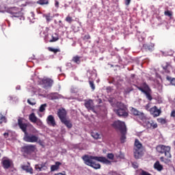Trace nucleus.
<instances>
[{"mask_svg": "<svg viewBox=\"0 0 175 175\" xmlns=\"http://www.w3.org/2000/svg\"><path fill=\"white\" fill-rule=\"evenodd\" d=\"M112 126L113 128H116V129H119L120 132L124 133V131H126V126H125V122H124L120 120L115 121Z\"/></svg>", "mask_w": 175, "mask_h": 175, "instance_id": "nucleus-10", "label": "nucleus"}, {"mask_svg": "<svg viewBox=\"0 0 175 175\" xmlns=\"http://www.w3.org/2000/svg\"><path fill=\"white\" fill-rule=\"evenodd\" d=\"M157 122L161 124V125H165V124L167 122V121H166V119L162 118H158Z\"/></svg>", "mask_w": 175, "mask_h": 175, "instance_id": "nucleus-30", "label": "nucleus"}, {"mask_svg": "<svg viewBox=\"0 0 175 175\" xmlns=\"http://www.w3.org/2000/svg\"><path fill=\"white\" fill-rule=\"evenodd\" d=\"M124 3H125V5L128 6L131 3V0H124Z\"/></svg>", "mask_w": 175, "mask_h": 175, "instance_id": "nucleus-44", "label": "nucleus"}, {"mask_svg": "<svg viewBox=\"0 0 175 175\" xmlns=\"http://www.w3.org/2000/svg\"><path fill=\"white\" fill-rule=\"evenodd\" d=\"M146 124V126L152 128V129H157V128H158V124H157L154 120H147Z\"/></svg>", "mask_w": 175, "mask_h": 175, "instance_id": "nucleus-17", "label": "nucleus"}, {"mask_svg": "<svg viewBox=\"0 0 175 175\" xmlns=\"http://www.w3.org/2000/svg\"><path fill=\"white\" fill-rule=\"evenodd\" d=\"M107 158L113 161V159H114V154L113 153H108L107 155Z\"/></svg>", "mask_w": 175, "mask_h": 175, "instance_id": "nucleus-37", "label": "nucleus"}, {"mask_svg": "<svg viewBox=\"0 0 175 175\" xmlns=\"http://www.w3.org/2000/svg\"><path fill=\"white\" fill-rule=\"evenodd\" d=\"M55 36H52V39L50 40L51 43H53V42H57V40H59V38L58 37V35L57 33H55Z\"/></svg>", "mask_w": 175, "mask_h": 175, "instance_id": "nucleus-31", "label": "nucleus"}, {"mask_svg": "<svg viewBox=\"0 0 175 175\" xmlns=\"http://www.w3.org/2000/svg\"><path fill=\"white\" fill-rule=\"evenodd\" d=\"M27 103H29V105H31V106H35V105H36V103L34 102L33 100V101H31V99H27Z\"/></svg>", "mask_w": 175, "mask_h": 175, "instance_id": "nucleus-39", "label": "nucleus"}, {"mask_svg": "<svg viewBox=\"0 0 175 175\" xmlns=\"http://www.w3.org/2000/svg\"><path fill=\"white\" fill-rule=\"evenodd\" d=\"M3 122H6V117L0 113V124H3Z\"/></svg>", "mask_w": 175, "mask_h": 175, "instance_id": "nucleus-35", "label": "nucleus"}, {"mask_svg": "<svg viewBox=\"0 0 175 175\" xmlns=\"http://www.w3.org/2000/svg\"><path fill=\"white\" fill-rule=\"evenodd\" d=\"M43 167H46V164H36L35 165L36 170H38V172H42V170H43Z\"/></svg>", "mask_w": 175, "mask_h": 175, "instance_id": "nucleus-26", "label": "nucleus"}, {"mask_svg": "<svg viewBox=\"0 0 175 175\" xmlns=\"http://www.w3.org/2000/svg\"><path fill=\"white\" fill-rule=\"evenodd\" d=\"M172 148L169 146H165V145H158L156 147V150L159 154H164L165 157H161L160 161L161 162H163L165 165H169V163H172V160L170 159L172 158V154L170 153V150Z\"/></svg>", "mask_w": 175, "mask_h": 175, "instance_id": "nucleus-2", "label": "nucleus"}, {"mask_svg": "<svg viewBox=\"0 0 175 175\" xmlns=\"http://www.w3.org/2000/svg\"><path fill=\"white\" fill-rule=\"evenodd\" d=\"M3 136L5 139H8L9 137V133H4Z\"/></svg>", "mask_w": 175, "mask_h": 175, "instance_id": "nucleus-47", "label": "nucleus"}, {"mask_svg": "<svg viewBox=\"0 0 175 175\" xmlns=\"http://www.w3.org/2000/svg\"><path fill=\"white\" fill-rule=\"evenodd\" d=\"M47 124L51 125V126H55L57 123H55V119H54V116L53 115H49L46 119Z\"/></svg>", "mask_w": 175, "mask_h": 175, "instance_id": "nucleus-18", "label": "nucleus"}, {"mask_svg": "<svg viewBox=\"0 0 175 175\" xmlns=\"http://www.w3.org/2000/svg\"><path fill=\"white\" fill-rule=\"evenodd\" d=\"M89 84L92 90L94 91L95 90V84H94V81H89Z\"/></svg>", "mask_w": 175, "mask_h": 175, "instance_id": "nucleus-38", "label": "nucleus"}, {"mask_svg": "<svg viewBox=\"0 0 175 175\" xmlns=\"http://www.w3.org/2000/svg\"><path fill=\"white\" fill-rule=\"evenodd\" d=\"M40 85H42V88L45 90L48 88H51L53 87V84H54V80L51 78L44 77L43 79H40Z\"/></svg>", "mask_w": 175, "mask_h": 175, "instance_id": "nucleus-7", "label": "nucleus"}, {"mask_svg": "<svg viewBox=\"0 0 175 175\" xmlns=\"http://www.w3.org/2000/svg\"><path fill=\"white\" fill-rule=\"evenodd\" d=\"M55 7L57 8H59V1H57V0L55 1Z\"/></svg>", "mask_w": 175, "mask_h": 175, "instance_id": "nucleus-43", "label": "nucleus"}, {"mask_svg": "<svg viewBox=\"0 0 175 175\" xmlns=\"http://www.w3.org/2000/svg\"><path fill=\"white\" fill-rule=\"evenodd\" d=\"M37 143H38V144H40V146H43L42 140L39 139V138H38V141L37 142Z\"/></svg>", "mask_w": 175, "mask_h": 175, "instance_id": "nucleus-49", "label": "nucleus"}, {"mask_svg": "<svg viewBox=\"0 0 175 175\" xmlns=\"http://www.w3.org/2000/svg\"><path fill=\"white\" fill-rule=\"evenodd\" d=\"M23 140L27 142V143H38L39 140V137L33 135L29 134L28 133L25 134Z\"/></svg>", "mask_w": 175, "mask_h": 175, "instance_id": "nucleus-8", "label": "nucleus"}, {"mask_svg": "<svg viewBox=\"0 0 175 175\" xmlns=\"http://www.w3.org/2000/svg\"><path fill=\"white\" fill-rule=\"evenodd\" d=\"M131 91H132V90H131V89H126L125 90V93L126 94H129V92H131Z\"/></svg>", "mask_w": 175, "mask_h": 175, "instance_id": "nucleus-48", "label": "nucleus"}, {"mask_svg": "<svg viewBox=\"0 0 175 175\" xmlns=\"http://www.w3.org/2000/svg\"><path fill=\"white\" fill-rule=\"evenodd\" d=\"M59 23H61V21H59Z\"/></svg>", "mask_w": 175, "mask_h": 175, "instance_id": "nucleus-53", "label": "nucleus"}, {"mask_svg": "<svg viewBox=\"0 0 175 175\" xmlns=\"http://www.w3.org/2000/svg\"><path fill=\"white\" fill-rule=\"evenodd\" d=\"M65 21L68 23V24H72V22L73 21V18L70 16H67Z\"/></svg>", "mask_w": 175, "mask_h": 175, "instance_id": "nucleus-34", "label": "nucleus"}, {"mask_svg": "<svg viewBox=\"0 0 175 175\" xmlns=\"http://www.w3.org/2000/svg\"><path fill=\"white\" fill-rule=\"evenodd\" d=\"M18 125L25 135L27 133V128H28V123H24V119L23 118H19L18 119Z\"/></svg>", "mask_w": 175, "mask_h": 175, "instance_id": "nucleus-11", "label": "nucleus"}, {"mask_svg": "<svg viewBox=\"0 0 175 175\" xmlns=\"http://www.w3.org/2000/svg\"><path fill=\"white\" fill-rule=\"evenodd\" d=\"M62 163L59 161H56L55 165H53L51 166V172H55V170H58L59 169V166H61Z\"/></svg>", "mask_w": 175, "mask_h": 175, "instance_id": "nucleus-22", "label": "nucleus"}, {"mask_svg": "<svg viewBox=\"0 0 175 175\" xmlns=\"http://www.w3.org/2000/svg\"><path fill=\"white\" fill-rule=\"evenodd\" d=\"M171 117H175V111L174 110L171 112Z\"/></svg>", "mask_w": 175, "mask_h": 175, "instance_id": "nucleus-50", "label": "nucleus"}, {"mask_svg": "<svg viewBox=\"0 0 175 175\" xmlns=\"http://www.w3.org/2000/svg\"><path fill=\"white\" fill-rule=\"evenodd\" d=\"M91 136H92V137L96 139H100V135H99V133L97 132H92L91 133Z\"/></svg>", "mask_w": 175, "mask_h": 175, "instance_id": "nucleus-29", "label": "nucleus"}, {"mask_svg": "<svg viewBox=\"0 0 175 175\" xmlns=\"http://www.w3.org/2000/svg\"><path fill=\"white\" fill-rule=\"evenodd\" d=\"M117 109H115L114 111L118 116V117H124L126 118L129 113L128 112V107L122 102H118L116 103Z\"/></svg>", "mask_w": 175, "mask_h": 175, "instance_id": "nucleus-4", "label": "nucleus"}, {"mask_svg": "<svg viewBox=\"0 0 175 175\" xmlns=\"http://www.w3.org/2000/svg\"><path fill=\"white\" fill-rule=\"evenodd\" d=\"M46 20L47 21V23H50V21H51L52 20V17L50 16V14L46 15L45 16Z\"/></svg>", "mask_w": 175, "mask_h": 175, "instance_id": "nucleus-40", "label": "nucleus"}, {"mask_svg": "<svg viewBox=\"0 0 175 175\" xmlns=\"http://www.w3.org/2000/svg\"><path fill=\"white\" fill-rule=\"evenodd\" d=\"M58 96H57V94L52 93L51 94H49V99H51V100H55V99H57Z\"/></svg>", "mask_w": 175, "mask_h": 175, "instance_id": "nucleus-33", "label": "nucleus"}, {"mask_svg": "<svg viewBox=\"0 0 175 175\" xmlns=\"http://www.w3.org/2000/svg\"><path fill=\"white\" fill-rule=\"evenodd\" d=\"M154 44L152 43H149V44H144L142 46V50L143 51H154Z\"/></svg>", "mask_w": 175, "mask_h": 175, "instance_id": "nucleus-15", "label": "nucleus"}, {"mask_svg": "<svg viewBox=\"0 0 175 175\" xmlns=\"http://www.w3.org/2000/svg\"><path fill=\"white\" fill-rule=\"evenodd\" d=\"M133 167H134V169H137V167H139V165H137V163H133Z\"/></svg>", "mask_w": 175, "mask_h": 175, "instance_id": "nucleus-45", "label": "nucleus"}, {"mask_svg": "<svg viewBox=\"0 0 175 175\" xmlns=\"http://www.w3.org/2000/svg\"><path fill=\"white\" fill-rule=\"evenodd\" d=\"M46 107H47V104L41 105L39 109V111H40V113H43V111L46 110Z\"/></svg>", "mask_w": 175, "mask_h": 175, "instance_id": "nucleus-32", "label": "nucleus"}, {"mask_svg": "<svg viewBox=\"0 0 175 175\" xmlns=\"http://www.w3.org/2000/svg\"><path fill=\"white\" fill-rule=\"evenodd\" d=\"M167 80H168V81H170L172 85H175V78L172 79L170 77H167Z\"/></svg>", "mask_w": 175, "mask_h": 175, "instance_id": "nucleus-36", "label": "nucleus"}, {"mask_svg": "<svg viewBox=\"0 0 175 175\" xmlns=\"http://www.w3.org/2000/svg\"><path fill=\"white\" fill-rule=\"evenodd\" d=\"M49 51L51 53H54V54H57V53H61V50L59 49H54L52 47H48Z\"/></svg>", "mask_w": 175, "mask_h": 175, "instance_id": "nucleus-28", "label": "nucleus"}, {"mask_svg": "<svg viewBox=\"0 0 175 175\" xmlns=\"http://www.w3.org/2000/svg\"><path fill=\"white\" fill-rule=\"evenodd\" d=\"M84 106L88 109V110H92L94 111L95 106L94 105V100L92 99L85 100Z\"/></svg>", "mask_w": 175, "mask_h": 175, "instance_id": "nucleus-12", "label": "nucleus"}, {"mask_svg": "<svg viewBox=\"0 0 175 175\" xmlns=\"http://www.w3.org/2000/svg\"><path fill=\"white\" fill-rule=\"evenodd\" d=\"M10 14H12L13 17H20V11L18 8L14 7L10 10Z\"/></svg>", "mask_w": 175, "mask_h": 175, "instance_id": "nucleus-19", "label": "nucleus"}, {"mask_svg": "<svg viewBox=\"0 0 175 175\" xmlns=\"http://www.w3.org/2000/svg\"><path fill=\"white\" fill-rule=\"evenodd\" d=\"M67 114L66 110L64 108L59 109L57 111V117H59L61 122L64 124L68 129H70L73 126V124H72L70 120L66 118Z\"/></svg>", "mask_w": 175, "mask_h": 175, "instance_id": "nucleus-3", "label": "nucleus"}, {"mask_svg": "<svg viewBox=\"0 0 175 175\" xmlns=\"http://www.w3.org/2000/svg\"><path fill=\"white\" fill-rule=\"evenodd\" d=\"M3 169H9L12 166V163L9 159H4L1 162Z\"/></svg>", "mask_w": 175, "mask_h": 175, "instance_id": "nucleus-20", "label": "nucleus"}, {"mask_svg": "<svg viewBox=\"0 0 175 175\" xmlns=\"http://www.w3.org/2000/svg\"><path fill=\"white\" fill-rule=\"evenodd\" d=\"M120 133H122L121 137H120V141L121 143H124L125 142V140H126V130H124V131L120 132Z\"/></svg>", "mask_w": 175, "mask_h": 175, "instance_id": "nucleus-27", "label": "nucleus"}, {"mask_svg": "<svg viewBox=\"0 0 175 175\" xmlns=\"http://www.w3.org/2000/svg\"><path fill=\"white\" fill-rule=\"evenodd\" d=\"M80 59H81V57L79 55L74 56L72 57V62H75V64H77V65H79L81 62Z\"/></svg>", "mask_w": 175, "mask_h": 175, "instance_id": "nucleus-25", "label": "nucleus"}, {"mask_svg": "<svg viewBox=\"0 0 175 175\" xmlns=\"http://www.w3.org/2000/svg\"><path fill=\"white\" fill-rule=\"evenodd\" d=\"M102 103V100H99V103Z\"/></svg>", "mask_w": 175, "mask_h": 175, "instance_id": "nucleus-52", "label": "nucleus"}, {"mask_svg": "<svg viewBox=\"0 0 175 175\" xmlns=\"http://www.w3.org/2000/svg\"><path fill=\"white\" fill-rule=\"evenodd\" d=\"M35 150H36V145H27L21 148V152L27 155H29L34 152Z\"/></svg>", "mask_w": 175, "mask_h": 175, "instance_id": "nucleus-9", "label": "nucleus"}, {"mask_svg": "<svg viewBox=\"0 0 175 175\" xmlns=\"http://www.w3.org/2000/svg\"><path fill=\"white\" fill-rule=\"evenodd\" d=\"M145 109H146V110H148V111H150V104H147L145 106Z\"/></svg>", "mask_w": 175, "mask_h": 175, "instance_id": "nucleus-46", "label": "nucleus"}, {"mask_svg": "<svg viewBox=\"0 0 175 175\" xmlns=\"http://www.w3.org/2000/svg\"><path fill=\"white\" fill-rule=\"evenodd\" d=\"M21 169L25 170L26 173H29L30 174L33 173V169L29 165H21Z\"/></svg>", "mask_w": 175, "mask_h": 175, "instance_id": "nucleus-21", "label": "nucleus"}, {"mask_svg": "<svg viewBox=\"0 0 175 175\" xmlns=\"http://www.w3.org/2000/svg\"><path fill=\"white\" fill-rule=\"evenodd\" d=\"M131 113L132 116L141 117L142 118L144 117V113L143 112L139 111V110H137L136 108H134V107H131Z\"/></svg>", "mask_w": 175, "mask_h": 175, "instance_id": "nucleus-16", "label": "nucleus"}, {"mask_svg": "<svg viewBox=\"0 0 175 175\" xmlns=\"http://www.w3.org/2000/svg\"><path fill=\"white\" fill-rule=\"evenodd\" d=\"M154 168L156 170H158V172H161V170H163V166L161 165L159 163V161H157L154 164Z\"/></svg>", "mask_w": 175, "mask_h": 175, "instance_id": "nucleus-23", "label": "nucleus"}, {"mask_svg": "<svg viewBox=\"0 0 175 175\" xmlns=\"http://www.w3.org/2000/svg\"><path fill=\"white\" fill-rule=\"evenodd\" d=\"M164 14L168 17H172V12L170 10L165 11Z\"/></svg>", "mask_w": 175, "mask_h": 175, "instance_id": "nucleus-41", "label": "nucleus"}, {"mask_svg": "<svg viewBox=\"0 0 175 175\" xmlns=\"http://www.w3.org/2000/svg\"><path fill=\"white\" fill-rule=\"evenodd\" d=\"M66 131H65V129H62V133H66Z\"/></svg>", "mask_w": 175, "mask_h": 175, "instance_id": "nucleus-51", "label": "nucleus"}, {"mask_svg": "<svg viewBox=\"0 0 175 175\" xmlns=\"http://www.w3.org/2000/svg\"><path fill=\"white\" fill-rule=\"evenodd\" d=\"M149 111L151 116L153 117H159V116H161V113H162L160 109H158L157 106H154L153 107L150 108Z\"/></svg>", "mask_w": 175, "mask_h": 175, "instance_id": "nucleus-13", "label": "nucleus"}, {"mask_svg": "<svg viewBox=\"0 0 175 175\" xmlns=\"http://www.w3.org/2000/svg\"><path fill=\"white\" fill-rule=\"evenodd\" d=\"M142 85L143 88L137 86V90L146 95L148 100H152V96H151V88H150V86H148V85L146 83H144Z\"/></svg>", "mask_w": 175, "mask_h": 175, "instance_id": "nucleus-6", "label": "nucleus"}, {"mask_svg": "<svg viewBox=\"0 0 175 175\" xmlns=\"http://www.w3.org/2000/svg\"><path fill=\"white\" fill-rule=\"evenodd\" d=\"M29 120L31 122H33V124H37V125H40L42 124V122L40 120L38 119V117L35 115V113H31L29 116Z\"/></svg>", "mask_w": 175, "mask_h": 175, "instance_id": "nucleus-14", "label": "nucleus"}, {"mask_svg": "<svg viewBox=\"0 0 175 175\" xmlns=\"http://www.w3.org/2000/svg\"><path fill=\"white\" fill-rule=\"evenodd\" d=\"M37 3L41 6H47L48 5H50V0H38L37 1Z\"/></svg>", "mask_w": 175, "mask_h": 175, "instance_id": "nucleus-24", "label": "nucleus"}, {"mask_svg": "<svg viewBox=\"0 0 175 175\" xmlns=\"http://www.w3.org/2000/svg\"><path fill=\"white\" fill-rule=\"evenodd\" d=\"M142 157H143V144L140 143L139 139H135L134 143V158L139 159Z\"/></svg>", "mask_w": 175, "mask_h": 175, "instance_id": "nucleus-5", "label": "nucleus"}, {"mask_svg": "<svg viewBox=\"0 0 175 175\" xmlns=\"http://www.w3.org/2000/svg\"><path fill=\"white\" fill-rule=\"evenodd\" d=\"M82 159L84 161L85 165L90 166V167H93V169H95L96 170H98V169H100V165L94 161H97L98 162L105 163V165L111 164V161H110V160L107 159L106 157H104L88 156L87 154H85L82 157Z\"/></svg>", "mask_w": 175, "mask_h": 175, "instance_id": "nucleus-1", "label": "nucleus"}, {"mask_svg": "<svg viewBox=\"0 0 175 175\" xmlns=\"http://www.w3.org/2000/svg\"><path fill=\"white\" fill-rule=\"evenodd\" d=\"M89 39H91V36H90V34L84 36L83 40H89Z\"/></svg>", "mask_w": 175, "mask_h": 175, "instance_id": "nucleus-42", "label": "nucleus"}]
</instances>
